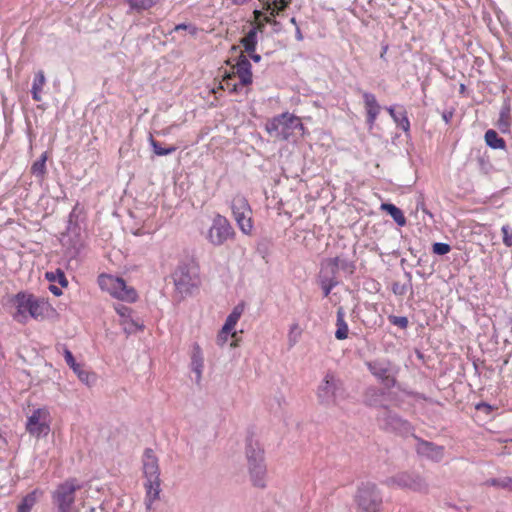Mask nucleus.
I'll list each match as a JSON object with an SVG mask.
<instances>
[{"label":"nucleus","mask_w":512,"mask_h":512,"mask_svg":"<svg viewBox=\"0 0 512 512\" xmlns=\"http://www.w3.org/2000/svg\"><path fill=\"white\" fill-rule=\"evenodd\" d=\"M13 302L16 306L13 318L19 323H26L29 317L42 320L51 309L50 304L43 298L24 292L16 294Z\"/></svg>","instance_id":"f257e3e1"},{"label":"nucleus","mask_w":512,"mask_h":512,"mask_svg":"<svg viewBox=\"0 0 512 512\" xmlns=\"http://www.w3.org/2000/svg\"><path fill=\"white\" fill-rule=\"evenodd\" d=\"M76 478H68L58 484L51 493L53 512H80L76 506V492L81 489Z\"/></svg>","instance_id":"f03ea898"},{"label":"nucleus","mask_w":512,"mask_h":512,"mask_svg":"<svg viewBox=\"0 0 512 512\" xmlns=\"http://www.w3.org/2000/svg\"><path fill=\"white\" fill-rule=\"evenodd\" d=\"M265 129L273 138L288 140L296 130H303V124L300 118L285 112L269 120Z\"/></svg>","instance_id":"7ed1b4c3"},{"label":"nucleus","mask_w":512,"mask_h":512,"mask_svg":"<svg viewBox=\"0 0 512 512\" xmlns=\"http://www.w3.org/2000/svg\"><path fill=\"white\" fill-rule=\"evenodd\" d=\"M317 398L322 405L334 406L344 398V388L340 379L327 373L317 389Z\"/></svg>","instance_id":"20e7f679"},{"label":"nucleus","mask_w":512,"mask_h":512,"mask_svg":"<svg viewBox=\"0 0 512 512\" xmlns=\"http://www.w3.org/2000/svg\"><path fill=\"white\" fill-rule=\"evenodd\" d=\"M100 288L107 291L111 296L122 301L134 302L137 299V292L133 287L127 286L122 278L102 274L98 277Z\"/></svg>","instance_id":"39448f33"},{"label":"nucleus","mask_w":512,"mask_h":512,"mask_svg":"<svg viewBox=\"0 0 512 512\" xmlns=\"http://www.w3.org/2000/svg\"><path fill=\"white\" fill-rule=\"evenodd\" d=\"M355 501L363 512H380L383 497L376 484L367 482L358 487Z\"/></svg>","instance_id":"423d86ee"},{"label":"nucleus","mask_w":512,"mask_h":512,"mask_svg":"<svg viewBox=\"0 0 512 512\" xmlns=\"http://www.w3.org/2000/svg\"><path fill=\"white\" fill-rule=\"evenodd\" d=\"M385 484L389 487L408 489L418 493H427L429 490L427 481L416 472H399L394 476L387 478L385 480Z\"/></svg>","instance_id":"0eeeda50"},{"label":"nucleus","mask_w":512,"mask_h":512,"mask_svg":"<svg viewBox=\"0 0 512 512\" xmlns=\"http://www.w3.org/2000/svg\"><path fill=\"white\" fill-rule=\"evenodd\" d=\"M231 209L239 229L242 233L250 235L253 230V221L252 210L248 200L242 195H236L232 199Z\"/></svg>","instance_id":"6e6552de"},{"label":"nucleus","mask_w":512,"mask_h":512,"mask_svg":"<svg viewBox=\"0 0 512 512\" xmlns=\"http://www.w3.org/2000/svg\"><path fill=\"white\" fill-rule=\"evenodd\" d=\"M379 425L389 431L396 432L400 435L407 436L413 434V426L409 421L403 419L397 413L384 407L377 415Z\"/></svg>","instance_id":"1a4fd4ad"},{"label":"nucleus","mask_w":512,"mask_h":512,"mask_svg":"<svg viewBox=\"0 0 512 512\" xmlns=\"http://www.w3.org/2000/svg\"><path fill=\"white\" fill-rule=\"evenodd\" d=\"M235 236V231L226 217L217 214L207 233V240L214 246H221Z\"/></svg>","instance_id":"9d476101"},{"label":"nucleus","mask_w":512,"mask_h":512,"mask_svg":"<svg viewBox=\"0 0 512 512\" xmlns=\"http://www.w3.org/2000/svg\"><path fill=\"white\" fill-rule=\"evenodd\" d=\"M367 368L386 388L396 385V370L390 361L378 359L367 363Z\"/></svg>","instance_id":"9b49d317"},{"label":"nucleus","mask_w":512,"mask_h":512,"mask_svg":"<svg viewBox=\"0 0 512 512\" xmlns=\"http://www.w3.org/2000/svg\"><path fill=\"white\" fill-rule=\"evenodd\" d=\"M26 430L36 438L47 436L50 432L49 411L45 408L35 409L27 418Z\"/></svg>","instance_id":"f8f14e48"},{"label":"nucleus","mask_w":512,"mask_h":512,"mask_svg":"<svg viewBox=\"0 0 512 512\" xmlns=\"http://www.w3.org/2000/svg\"><path fill=\"white\" fill-rule=\"evenodd\" d=\"M173 280L180 293H189L198 285L196 269L186 264L179 265L173 273Z\"/></svg>","instance_id":"ddd939ff"},{"label":"nucleus","mask_w":512,"mask_h":512,"mask_svg":"<svg viewBox=\"0 0 512 512\" xmlns=\"http://www.w3.org/2000/svg\"><path fill=\"white\" fill-rule=\"evenodd\" d=\"M413 437L416 440L415 448L418 455L433 462H440L443 459L445 452L444 446L423 440L416 435H413Z\"/></svg>","instance_id":"4468645a"},{"label":"nucleus","mask_w":512,"mask_h":512,"mask_svg":"<svg viewBox=\"0 0 512 512\" xmlns=\"http://www.w3.org/2000/svg\"><path fill=\"white\" fill-rule=\"evenodd\" d=\"M234 68L236 70L235 73L238 76L240 83L233 84L231 87V91L237 92L240 87H245L252 84V66L248 58L244 54H240Z\"/></svg>","instance_id":"2eb2a0df"},{"label":"nucleus","mask_w":512,"mask_h":512,"mask_svg":"<svg viewBox=\"0 0 512 512\" xmlns=\"http://www.w3.org/2000/svg\"><path fill=\"white\" fill-rule=\"evenodd\" d=\"M322 264L326 266L327 269L334 272L335 275H337L338 271L340 270L345 275L350 276L355 272L356 269L354 261L342 256L328 258L324 260Z\"/></svg>","instance_id":"dca6fc26"},{"label":"nucleus","mask_w":512,"mask_h":512,"mask_svg":"<svg viewBox=\"0 0 512 512\" xmlns=\"http://www.w3.org/2000/svg\"><path fill=\"white\" fill-rule=\"evenodd\" d=\"M143 473L146 480H158L160 479V469L158 464V458L154 451L150 448L145 449L143 454Z\"/></svg>","instance_id":"f3484780"},{"label":"nucleus","mask_w":512,"mask_h":512,"mask_svg":"<svg viewBox=\"0 0 512 512\" xmlns=\"http://www.w3.org/2000/svg\"><path fill=\"white\" fill-rule=\"evenodd\" d=\"M64 359L81 382L90 385L95 381V375L85 370L81 364L77 363L72 352L67 348L64 349Z\"/></svg>","instance_id":"a211bd4d"},{"label":"nucleus","mask_w":512,"mask_h":512,"mask_svg":"<svg viewBox=\"0 0 512 512\" xmlns=\"http://www.w3.org/2000/svg\"><path fill=\"white\" fill-rule=\"evenodd\" d=\"M360 92H361V95H362V98L364 101V105H365V110L367 113V124L369 125L370 128H372L373 125L375 124V121H376L380 111H381V106L379 105V103L373 93H370L367 91H362V90H360Z\"/></svg>","instance_id":"6ab92c4d"},{"label":"nucleus","mask_w":512,"mask_h":512,"mask_svg":"<svg viewBox=\"0 0 512 512\" xmlns=\"http://www.w3.org/2000/svg\"><path fill=\"white\" fill-rule=\"evenodd\" d=\"M115 310L117 314L122 318V325L124 326V330L127 333H133L137 330H141L143 328V325L140 324L138 321L132 319L131 313L132 310L123 305V304H117L115 306Z\"/></svg>","instance_id":"aec40b11"},{"label":"nucleus","mask_w":512,"mask_h":512,"mask_svg":"<svg viewBox=\"0 0 512 512\" xmlns=\"http://www.w3.org/2000/svg\"><path fill=\"white\" fill-rule=\"evenodd\" d=\"M319 284L323 290L324 297H328L331 293L332 289L339 284L337 279V275L334 272L327 269L323 264L321 265V270L319 273Z\"/></svg>","instance_id":"412c9836"},{"label":"nucleus","mask_w":512,"mask_h":512,"mask_svg":"<svg viewBox=\"0 0 512 512\" xmlns=\"http://www.w3.org/2000/svg\"><path fill=\"white\" fill-rule=\"evenodd\" d=\"M144 487L146 490L145 506L147 510H151L153 503L158 500L160 496V479L146 480Z\"/></svg>","instance_id":"4be33fe9"},{"label":"nucleus","mask_w":512,"mask_h":512,"mask_svg":"<svg viewBox=\"0 0 512 512\" xmlns=\"http://www.w3.org/2000/svg\"><path fill=\"white\" fill-rule=\"evenodd\" d=\"M386 110L399 128L404 132L410 130V121L406 110L402 106H399V110H396L395 106L386 107Z\"/></svg>","instance_id":"5701e85b"},{"label":"nucleus","mask_w":512,"mask_h":512,"mask_svg":"<svg viewBox=\"0 0 512 512\" xmlns=\"http://www.w3.org/2000/svg\"><path fill=\"white\" fill-rule=\"evenodd\" d=\"M204 367V358L201 347L195 343L191 352V369L196 374V382H199L202 377Z\"/></svg>","instance_id":"b1692460"},{"label":"nucleus","mask_w":512,"mask_h":512,"mask_svg":"<svg viewBox=\"0 0 512 512\" xmlns=\"http://www.w3.org/2000/svg\"><path fill=\"white\" fill-rule=\"evenodd\" d=\"M246 457L248 467L253 465L264 464L263 450L258 443L249 441L246 446Z\"/></svg>","instance_id":"393cba45"},{"label":"nucleus","mask_w":512,"mask_h":512,"mask_svg":"<svg viewBox=\"0 0 512 512\" xmlns=\"http://www.w3.org/2000/svg\"><path fill=\"white\" fill-rule=\"evenodd\" d=\"M183 31L187 32L192 37H196L198 34V28L194 24L181 23L175 25L172 29L165 33V36H170V41L176 42V34H178L180 38H184Z\"/></svg>","instance_id":"a878e982"},{"label":"nucleus","mask_w":512,"mask_h":512,"mask_svg":"<svg viewBox=\"0 0 512 512\" xmlns=\"http://www.w3.org/2000/svg\"><path fill=\"white\" fill-rule=\"evenodd\" d=\"M251 481L254 486L264 488L266 486V466L265 464L249 466Z\"/></svg>","instance_id":"bb28decb"},{"label":"nucleus","mask_w":512,"mask_h":512,"mask_svg":"<svg viewBox=\"0 0 512 512\" xmlns=\"http://www.w3.org/2000/svg\"><path fill=\"white\" fill-rule=\"evenodd\" d=\"M336 331H335V337L338 340H344L348 337V325L345 321V312L342 307L338 308L337 310V317H336Z\"/></svg>","instance_id":"cd10ccee"},{"label":"nucleus","mask_w":512,"mask_h":512,"mask_svg":"<svg viewBox=\"0 0 512 512\" xmlns=\"http://www.w3.org/2000/svg\"><path fill=\"white\" fill-rule=\"evenodd\" d=\"M384 394L383 390L376 387H370L365 391L364 402L368 406L377 407L381 404Z\"/></svg>","instance_id":"c85d7f7f"},{"label":"nucleus","mask_w":512,"mask_h":512,"mask_svg":"<svg viewBox=\"0 0 512 512\" xmlns=\"http://www.w3.org/2000/svg\"><path fill=\"white\" fill-rule=\"evenodd\" d=\"M381 209L386 211L399 226L406 225V218L401 209L391 203H383Z\"/></svg>","instance_id":"c756f323"},{"label":"nucleus","mask_w":512,"mask_h":512,"mask_svg":"<svg viewBox=\"0 0 512 512\" xmlns=\"http://www.w3.org/2000/svg\"><path fill=\"white\" fill-rule=\"evenodd\" d=\"M45 82H46V79H45L44 72L41 70L38 71L35 74L33 84H32V89H31V94H32V98L34 101H41L40 93L45 85Z\"/></svg>","instance_id":"7c9ffc66"},{"label":"nucleus","mask_w":512,"mask_h":512,"mask_svg":"<svg viewBox=\"0 0 512 512\" xmlns=\"http://www.w3.org/2000/svg\"><path fill=\"white\" fill-rule=\"evenodd\" d=\"M38 500V490L24 496L17 507V512H31Z\"/></svg>","instance_id":"2f4dec72"},{"label":"nucleus","mask_w":512,"mask_h":512,"mask_svg":"<svg viewBox=\"0 0 512 512\" xmlns=\"http://www.w3.org/2000/svg\"><path fill=\"white\" fill-rule=\"evenodd\" d=\"M484 138L486 144L492 149H504L506 147L504 139L499 137L495 130H487Z\"/></svg>","instance_id":"473e14b6"},{"label":"nucleus","mask_w":512,"mask_h":512,"mask_svg":"<svg viewBox=\"0 0 512 512\" xmlns=\"http://www.w3.org/2000/svg\"><path fill=\"white\" fill-rule=\"evenodd\" d=\"M257 42V28L255 27L250 29L240 41L245 52H255Z\"/></svg>","instance_id":"72a5a7b5"},{"label":"nucleus","mask_w":512,"mask_h":512,"mask_svg":"<svg viewBox=\"0 0 512 512\" xmlns=\"http://www.w3.org/2000/svg\"><path fill=\"white\" fill-rule=\"evenodd\" d=\"M511 123L512 119L510 116V106L506 104L501 108L498 120V127L501 130V132L506 133L509 131Z\"/></svg>","instance_id":"f704fd0d"},{"label":"nucleus","mask_w":512,"mask_h":512,"mask_svg":"<svg viewBox=\"0 0 512 512\" xmlns=\"http://www.w3.org/2000/svg\"><path fill=\"white\" fill-rule=\"evenodd\" d=\"M289 4L287 0H265L264 9L270 11V15L274 17L276 13L283 11Z\"/></svg>","instance_id":"c9c22d12"},{"label":"nucleus","mask_w":512,"mask_h":512,"mask_svg":"<svg viewBox=\"0 0 512 512\" xmlns=\"http://www.w3.org/2000/svg\"><path fill=\"white\" fill-rule=\"evenodd\" d=\"M127 2L132 10L141 12L155 6L159 0H127Z\"/></svg>","instance_id":"e433bc0d"},{"label":"nucleus","mask_w":512,"mask_h":512,"mask_svg":"<svg viewBox=\"0 0 512 512\" xmlns=\"http://www.w3.org/2000/svg\"><path fill=\"white\" fill-rule=\"evenodd\" d=\"M47 154L43 153L41 157L35 161L31 167V172L37 177H43L46 173Z\"/></svg>","instance_id":"4c0bfd02"},{"label":"nucleus","mask_w":512,"mask_h":512,"mask_svg":"<svg viewBox=\"0 0 512 512\" xmlns=\"http://www.w3.org/2000/svg\"><path fill=\"white\" fill-rule=\"evenodd\" d=\"M45 276H46V279L51 283L57 282L62 287H66L68 285L67 278H66L64 272L60 269H57L56 271L46 272Z\"/></svg>","instance_id":"58836bf2"},{"label":"nucleus","mask_w":512,"mask_h":512,"mask_svg":"<svg viewBox=\"0 0 512 512\" xmlns=\"http://www.w3.org/2000/svg\"><path fill=\"white\" fill-rule=\"evenodd\" d=\"M149 142L153 149V152L157 156H166V155L174 153L177 150V147H175V146H170L167 148L161 147L160 143L157 142L156 140H154V138L152 136H150Z\"/></svg>","instance_id":"ea45409f"},{"label":"nucleus","mask_w":512,"mask_h":512,"mask_svg":"<svg viewBox=\"0 0 512 512\" xmlns=\"http://www.w3.org/2000/svg\"><path fill=\"white\" fill-rule=\"evenodd\" d=\"M301 333H302V331H301L298 323H293L290 326V330L288 333V341H289V345L291 347L294 346L298 342V340L301 336Z\"/></svg>","instance_id":"a19ab883"},{"label":"nucleus","mask_w":512,"mask_h":512,"mask_svg":"<svg viewBox=\"0 0 512 512\" xmlns=\"http://www.w3.org/2000/svg\"><path fill=\"white\" fill-rule=\"evenodd\" d=\"M81 213H82V208H80L79 204H76L69 215V221H68V230L69 231L76 229V222Z\"/></svg>","instance_id":"79ce46f5"},{"label":"nucleus","mask_w":512,"mask_h":512,"mask_svg":"<svg viewBox=\"0 0 512 512\" xmlns=\"http://www.w3.org/2000/svg\"><path fill=\"white\" fill-rule=\"evenodd\" d=\"M389 319V322L401 329H406L408 327V319L407 317L405 316H395V315H390L388 317Z\"/></svg>","instance_id":"37998d69"},{"label":"nucleus","mask_w":512,"mask_h":512,"mask_svg":"<svg viewBox=\"0 0 512 512\" xmlns=\"http://www.w3.org/2000/svg\"><path fill=\"white\" fill-rule=\"evenodd\" d=\"M503 234V243L507 247H512V227L508 224L503 225L501 228Z\"/></svg>","instance_id":"c03bdc74"},{"label":"nucleus","mask_w":512,"mask_h":512,"mask_svg":"<svg viewBox=\"0 0 512 512\" xmlns=\"http://www.w3.org/2000/svg\"><path fill=\"white\" fill-rule=\"evenodd\" d=\"M450 250H451L450 245L447 243H443V242H436L432 246L433 253H435L437 255H445V254L449 253Z\"/></svg>","instance_id":"a18cd8bd"},{"label":"nucleus","mask_w":512,"mask_h":512,"mask_svg":"<svg viewBox=\"0 0 512 512\" xmlns=\"http://www.w3.org/2000/svg\"><path fill=\"white\" fill-rule=\"evenodd\" d=\"M242 313H243V306L237 305L236 307H234L233 311L228 315L226 320L229 323L236 325L238 320L240 319Z\"/></svg>","instance_id":"49530a36"},{"label":"nucleus","mask_w":512,"mask_h":512,"mask_svg":"<svg viewBox=\"0 0 512 512\" xmlns=\"http://www.w3.org/2000/svg\"><path fill=\"white\" fill-rule=\"evenodd\" d=\"M499 487L503 489H507L512 491V478L511 477H503L500 478Z\"/></svg>","instance_id":"de8ad7c7"},{"label":"nucleus","mask_w":512,"mask_h":512,"mask_svg":"<svg viewBox=\"0 0 512 512\" xmlns=\"http://www.w3.org/2000/svg\"><path fill=\"white\" fill-rule=\"evenodd\" d=\"M64 247H66L71 254H75L79 251L82 246V243H62Z\"/></svg>","instance_id":"09e8293b"},{"label":"nucleus","mask_w":512,"mask_h":512,"mask_svg":"<svg viewBox=\"0 0 512 512\" xmlns=\"http://www.w3.org/2000/svg\"><path fill=\"white\" fill-rule=\"evenodd\" d=\"M392 290H393L394 294H396V295H404L407 291V286L400 285L399 283H394Z\"/></svg>","instance_id":"8fccbe9b"},{"label":"nucleus","mask_w":512,"mask_h":512,"mask_svg":"<svg viewBox=\"0 0 512 512\" xmlns=\"http://www.w3.org/2000/svg\"><path fill=\"white\" fill-rule=\"evenodd\" d=\"M235 325L232 324V323H229L227 320L225 321L221 331H222V335H229L232 330L234 329Z\"/></svg>","instance_id":"3c124183"},{"label":"nucleus","mask_w":512,"mask_h":512,"mask_svg":"<svg viewBox=\"0 0 512 512\" xmlns=\"http://www.w3.org/2000/svg\"><path fill=\"white\" fill-rule=\"evenodd\" d=\"M228 336L229 335H222V331H220L217 337L218 345L223 346L226 343Z\"/></svg>","instance_id":"603ef678"},{"label":"nucleus","mask_w":512,"mask_h":512,"mask_svg":"<svg viewBox=\"0 0 512 512\" xmlns=\"http://www.w3.org/2000/svg\"><path fill=\"white\" fill-rule=\"evenodd\" d=\"M49 290H50V292H51L52 294H54L55 296H60V295H62V290H61V288H59V287H57V286H55V285H53V284H51V285L49 286Z\"/></svg>","instance_id":"864d4df0"},{"label":"nucleus","mask_w":512,"mask_h":512,"mask_svg":"<svg viewBox=\"0 0 512 512\" xmlns=\"http://www.w3.org/2000/svg\"><path fill=\"white\" fill-rule=\"evenodd\" d=\"M452 116H453L452 111H446L443 113L442 118L445 121V123H449L451 121Z\"/></svg>","instance_id":"5fc2aeb1"},{"label":"nucleus","mask_w":512,"mask_h":512,"mask_svg":"<svg viewBox=\"0 0 512 512\" xmlns=\"http://www.w3.org/2000/svg\"><path fill=\"white\" fill-rule=\"evenodd\" d=\"M249 57L256 63L260 62L261 56L259 54H256L255 52H247Z\"/></svg>","instance_id":"6e6d98bb"},{"label":"nucleus","mask_w":512,"mask_h":512,"mask_svg":"<svg viewBox=\"0 0 512 512\" xmlns=\"http://www.w3.org/2000/svg\"><path fill=\"white\" fill-rule=\"evenodd\" d=\"M295 38L298 40V41H302L303 40V35H302V32L300 30L299 27H296V31H295Z\"/></svg>","instance_id":"4d7b16f0"},{"label":"nucleus","mask_w":512,"mask_h":512,"mask_svg":"<svg viewBox=\"0 0 512 512\" xmlns=\"http://www.w3.org/2000/svg\"><path fill=\"white\" fill-rule=\"evenodd\" d=\"M500 478H494L489 481V484L492 486L499 487Z\"/></svg>","instance_id":"13d9d810"},{"label":"nucleus","mask_w":512,"mask_h":512,"mask_svg":"<svg viewBox=\"0 0 512 512\" xmlns=\"http://www.w3.org/2000/svg\"><path fill=\"white\" fill-rule=\"evenodd\" d=\"M387 49H388V47H387V46L383 47L382 52H381V55H380V58H384V56H385V54H386V52H387Z\"/></svg>","instance_id":"bf43d9fd"},{"label":"nucleus","mask_w":512,"mask_h":512,"mask_svg":"<svg viewBox=\"0 0 512 512\" xmlns=\"http://www.w3.org/2000/svg\"><path fill=\"white\" fill-rule=\"evenodd\" d=\"M290 22H291L293 25H295V27H298L297 22H296V19H295L294 17H292V18L290 19Z\"/></svg>","instance_id":"052dcab7"},{"label":"nucleus","mask_w":512,"mask_h":512,"mask_svg":"<svg viewBox=\"0 0 512 512\" xmlns=\"http://www.w3.org/2000/svg\"><path fill=\"white\" fill-rule=\"evenodd\" d=\"M230 79H231V77L229 76V77H228V79H227V80H226V82H225V83H226L227 88H229V87H230V82H229V80H230Z\"/></svg>","instance_id":"680f3d73"},{"label":"nucleus","mask_w":512,"mask_h":512,"mask_svg":"<svg viewBox=\"0 0 512 512\" xmlns=\"http://www.w3.org/2000/svg\"><path fill=\"white\" fill-rule=\"evenodd\" d=\"M99 509L101 512H104L105 508H104V503H102L100 506H99Z\"/></svg>","instance_id":"e2e57ef3"},{"label":"nucleus","mask_w":512,"mask_h":512,"mask_svg":"<svg viewBox=\"0 0 512 512\" xmlns=\"http://www.w3.org/2000/svg\"><path fill=\"white\" fill-rule=\"evenodd\" d=\"M88 512H97L95 507H91Z\"/></svg>","instance_id":"0e129e2a"},{"label":"nucleus","mask_w":512,"mask_h":512,"mask_svg":"<svg viewBox=\"0 0 512 512\" xmlns=\"http://www.w3.org/2000/svg\"><path fill=\"white\" fill-rule=\"evenodd\" d=\"M406 276L408 277L409 281H411V278H412L411 274L410 273H406Z\"/></svg>","instance_id":"69168bd1"},{"label":"nucleus","mask_w":512,"mask_h":512,"mask_svg":"<svg viewBox=\"0 0 512 512\" xmlns=\"http://www.w3.org/2000/svg\"><path fill=\"white\" fill-rule=\"evenodd\" d=\"M266 21H267V22H269V23H271V22H272V21H271V19H270L269 17H267V18H266Z\"/></svg>","instance_id":"338daca9"}]
</instances>
